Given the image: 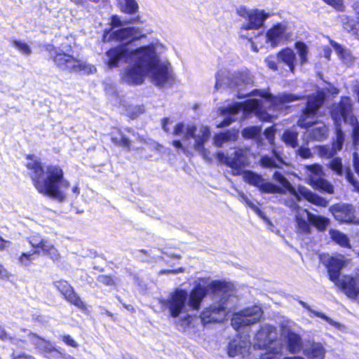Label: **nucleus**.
<instances>
[{"label": "nucleus", "instance_id": "4468645a", "mask_svg": "<svg viewBox=\"0 0 359 359\" xmlns=\"http://www.w3.org/2000/svg\"><path fill=\"white\" fill-rule=\"evenodd\" d=\"M29 243L36 250L41 251L43 255L48 256L54 262L59 261L61 258L58 250L49 241L39 236H32L29 239Z\"/></svg>", "mask_w": 359, "mask_h": 359}, {"label": "nucleus", "instance_id": "7ed1b4c3", "mask_svg": "<svg viewBox=\"0 0 359 359\" xmlns=\"http://www.w3.org/2000/svg\"><path fill=\"white\" fill-rule=\"evenodd\" d=\"M233 290V285L231 283L201 278L189 294L185 290L177 288L160 303L168 310L170 317L176 318L187 312V306L198 310L207 292L211 291L215 295L222 297V299H226Z\"/></svg>", "mask_w": 359, "mask_h": 359}, {"label": "nucleus", "instance_id": "0e129e2a", "mask_svg": "<svg viewBox=\"0 0 359 359\" xmlns=\"http://www.w3.org/2000/svg\"><path fill=\"white\" fill-rule=\"evenodd\" d=\"M10 277V273L8 271L0 264V278H8Z\"/></svg>", "mask_w": 359, "mask_h": 359}, {"label": "nucleus", "instance_id": "f8f14e48", "mask_svg": "<svg viewBox=\"0 0 359 359\" xmlns=\"http://www.w3.org/2000/svg\"><path fill=\"white\" fill-rule=\"evenodd\" d=\"M238 15L241 17L245 24L254 29H258L264 25L268 18V14L259 9H248L245 7H240L237 10Z\"/></svg>", "mask_w": 359, "mask_h": 359}, {"label": "nucleus", "instance_id": "37998d69", "mask_svg": "<svg viewBox=\"0 0 359 359\" xmlns=\"http://www.w3.org/2000/svg\"><path fill=\"white\" fill-rule=\"evenodd\" d=\"M331 238L334 241L338 243L341 247L350 248L349 242L347 236L337 231H330Z\"/></svg>", "mask_w": 359, "mask_h": 359}, {"label": "nucleus", "instance_id": "49530a36", "mask_svg": "<svg viewBox=\"0 0 359 359\" xmlns=\"http://www.w3.org/2000/svg\"><path fill=\"white\" fill-rule=\"evenodd\" d=\"M348 123L352 126L351 137L353 142L357 144L359 141V122L356 116H352Z\"/></svg>", "mask_w": 359, "mask_h": 359}, {"label": "nucleus", "instance_id": "aec40b11", "mask_svg": "<svg viewBox=\"0 0 359 359\" xmlns=\"http://www.w3.org/2000/svg\"><path fill=\"white\" fill-rule=\"evenodd\" d=\"M142 31L140 28L128 27L121 28L112 32L109 39H116L118 41L128 40L129 42L139 40L144 37Z\"/></svg>", "mask_w": 359, "mask_h": 359}, {"label": "nucleus", "instance_id": "a18cd8bd", "mask_svg": "<svg viewBox=\"0 0 359 359\" xmlns=\"http://www.w3.org/2000/svg\"><path fill=\"white\" fill-rule=\"evenodd\" d=\"M318 155L321 158H331L336 154L333 149L328 145H320L316 147Z\"/></svg>", "mask_w": 359, "mask_h": 359}, {"label": "nucleus", "instance_id": "2eb2a0df", "mask_svg": "<svg viewBox=\"0 0 359 359\" xmlns=\"http://www.w3.org/2000/svg\"><path fill=\"white\" fill-rule=\"evenodd\" d=\"M53 285L67 301L80 309H85L84 303L67 280H57L53 283Z\"/></svg>", "mask_w": 359, "mask_h": 359}, {"label": "nucleus", "instance_id": "bb28decb", "mask_svg": "<svg viewBox=\"0 0 359 359\" xmlns=\"http://www.w3.org/2000/svg\"><path fill=\"white\" fill-rule=\"evenodd\" d=\"M299 192L304 199L313 205L323 208L327 207L328 205V201L327 199L318 196L305 187L299 188Z\"/></svg>", "mask_w": 359, "mask_h": 359}, {"label": "nucleus", "instance_id": "864d4df0", "mask_svg": "<svg viewBox=\"0 0 359 359\" xmlns=\"http://www.w3.org/2000/svg\"><path fill=\"white\" fill-rule=\"evenodd\" d=\"M191 126H188L186 128H184V123H177L175 128H174V130H173V135H181L183 133H186V130H187V128L188 127H191ZM185 136V135H184V137ZM184 140H187L184 137Z\"/></svg>", "mask_w": 359, "mask_h": 359}, {"label": "nucleus", "instance_id": "e2e57ef3", "mask_svg": "<svg viewBox=\"0 0 359 359\" xmlns=\"http://www.w3.org/2000/svg\"><path fill=\"white\" fill-rule=\"evenodd\" d=\"M172 145L177 149H180L183 153L185 154L187 152V149L182 145L180 140L172 141Z\"/></svg>", "mask_w": 359, "mask_h": 359}, {"label": "nucleus", "instance_id": "a19ab883", "mask_svg": "<svg viewBox=\"0 0 359 359\" xmlns=\"http://www.w3.org/2000/svg\"><path fill=\"white\" fill-rule=\"evenodd\" d=\"M238 197L241 201L245 203L248 207L253 210L258 216L262 217L266 222H269L268 219L264 216L262 211L253 202H252L243 192H238Z\"/></svg>", "mask_w": 359, "mask_h": 359}, {"label": "nucleus", "instance_id": "ea45409f", "mask_svg": "<svg viewBox=\"0 0 359 359\" xmlns=\"http://www.w3.org/2000/svg\"><path fill=\"white\" fill-rule=\"evenodd\" d=\"M336 127V137L332 141V148L337 154V152L341 149L344 142V134L341 130V126Z\"/></svg>", "mask_w": 359, "mask_h": 359}, {"label": "nucleus", "instance_id": "052dcab7", "mask_svg": "<svg viewBox=\"0 0 359 359\" xmlns=\"http://www.w3.org/2000/svg\"><path fill=\"white\" fill-rule=\"evenodd\" d=\"M13 359H35V358L25 353H14Z\"/></svg>", "mask_w": 359, "mask_h": 359}, {"label": "nucleus", "instance_id": "3c124183", "mask_svg": "<svg viewBox=\"0 0 359 359\" xmlns=\"http://www.w3.org/2000/svg\"><path fill=\"white\" fill-rule=\"evenodd\" d=\"M296 152L303 159H309L313 157V154L308 147L301 146Z\"/></svg>", "mask_w": 359, "mask_h": 359}, {"label": "nucleus", "instance_id": "6ab92c4d", "mask_svg": "<svg viewBox=\"0 0 359 359\" xmlns=\"http://www.w3.org/2000/svg\"><path fill=\"white\" fill-rule=\"evenodd\" d=\"M297 224H329L330 220L325 217L315 215L308 210L299 208L295 216Z\"/></svg>", "mask_w": 359, "mask_h": 359}, {"label": "nucleus", "instance_id": "c756f323", "mask_svg": "<svg viewBox=\"0 0 359 359\" xmlns=\"http://www.w3.org/2000/svg\"><path fill=\"white\" fill-rule=\"evenodd\" d=\"M269 328L265 327L262 328L255 336V346L258 348H263L269 353L268 345L269 344Z\"/></svg>", "mask_w": 359, "mask_h": 359}, {"label": "nucleus", "instance_id": "de8ad7c7", "mask_svg": "<svg viewBox=\"0 0 359 359\" xmlns=\"http://www.w3.org/2000/svg\"><path fill=\"white\" fill-rule=\"evenodd\" d=\"M261 133V128L258 126H250L245 128L242 131V135L245 138H253Z\"/></svg>", "mask_w": 359, "mask_h": 359}, {"label": "nucleus", "instance_id": "09e8293b", "mask_svg": "<svg viewBox=\"0 0 359 359\" xmlns=\"http://www.w3.org/2000/svg\"><path fill=\"white\" fill-rule=\"evenodd\" d=\"M13 46L25 55H29L32 53L30 47L26 43L21 41L14 40Z\"/></svg>", "mask_w": 359, "mask_h": 359}, {"label": "nucleus", "instance_id": "c85d7f7f", "mask_svg": "<svg viewBox=\"0 0 359 359\" xmlns=\"http://www.w3.org/2000/svg\"><path fill=\"white\" fill-rule=\"evenodd\" d=\"M238 137L236 129L228 130L224 133H217L214 136L213 143L217 147H221L224 143L235 142Z\"/></svg>", "mask_w": 359, "mask_h": 359}, {"label": "nucleus", "instance_id": "a878e982", "mask_svg": "<svg viewBox=\"0 0 359 359\" xmlns=\"http://www.w3.org/2000/svg\"><path fill=\"white\" fill-rule=\"evenodd\" d=\"M248 346V341L235 339L229 342L227 347V354L231 358L243 355L247 352Z\"/></svg>", "mask_w": 359, "mask_h": 359}, {"label": "nucleus", "instance_id": "20e7f679", "mask_svg": "<svg viewBox=\"0 0 359 359\" xmlns=\"http://www.w3.org/2000/svg\"><path fill=\"white\" fill-rule=\"evenodd\" d=\"M27 160L28 174L39 193L60 202L65 201V190L69 189V182L64 178L62 169L54 165L44 169L41 162L33 155H27Z\"/></svg>", "mask_w": 359, "mask_h": 359}, {"label": "nucleus", "instance_id": "338daca9", "mask_svg": "<svg viewBox=\"0 0 359 359\" xmlns=\"http://www.w3.org/2000/svg\"><path fill=\"white\" fill-rule=\"evenodd\" d=\"M353 168H354L355 172L359 176V159L354 160Z\"/></svg>", "mask_w": 359, "mask_h": 359}, {"label": "nucleus", "instance_id": "603ef678", "mask_svg": "<svg viewBox=\"0 0 359 359\" xmlns=\"http://www.w3.org/2000/svg\"><path fill=\"white\" fill-rule=\"evenodd\" d=\"M324 2L339 11H342L344 7L343 0H324Z\"/></svg>", "mask_w": 359, "mask_h": 359}, {"label": "nucleus", "instance_id": "0eeeda50", "mask_svg": "<svg viewBox=\"0 0 359 359\" xmlns=\"http://www.w3.org/2000/svg\"><path fill=\"white\" fill-rule=\"evenodd\" d=\"M45 48L48 53L50 59L60 71L69 73L83 72L86 74H92L96 71L94 65L72 55V50L69 45L62 44L60 47H55L53 44H47Z\"/></svg>", "mask_w": 359, "mask_h": 359}, {"label": "nucleus", "instance_id": "412c9836", "mask_svg": "<svg viewBox=\"0 0 359 359\" xmlns=\"http://www.w3.org/2000/svg\"><path fill=\"white\" fill-rule=\"evenodd\" d=\"M286 30V26L281 23H277L271 27V46L274 48L291 40V34Z\"/></svg>", "mask_w": 359, "mask_h": 359}, {"label": "nucleus", "instance_id": "f03ea898", "mask_svg": "<svg viewBox=\"0 0 359 359\" xmlns=\"http://www.w3.org/2000/svg\"><path fill=\"white\" fill-rule=\"evenodd\" d=\"M252 81L248 71L237 72L231 74L229 72L221 70L217 73L215 86L217 90L223 87L236 88L238 97H251L243 102H236L229 107L219 108L224 119L217 125L218 128H224L235 121L247 118L250 113H254L263 121H269V114L264 106L269 101V89L264 91L257 89L250 92L246 91L243 88L250 85Z\"/></svg>", "mask_w": 359, "mask_h": 359}, {"label": "nucleus", "instance_id": "f3484780", "mask_svg": "<svg viewBox=\"0 0 359 359\" xmlns=\"http://www.w3.org/2000/svg\"><path fill=\"white\" fill-rule=\"evenodd\" d=\"M328 167L337 175H345L346 180L353 187L355 191L359 193V182L354 178L353 173L349 166L344 168L341 158L332 157L329 162Z\"/></svg>", "mask_w": 359, "mask_h": 359}, {"label": "nucleus", "instance_id": "4c0bfd02", "mask_svg": "<svg viewBox=\"0 0 359 359\" xmlns=\"http://www.w3.org/2000/svg\"><path fill=\"white\" fill-rule=\"evenodd\" d=\"M299 303L300 305L302 306V307L306 309L311 314H313V315H315L317 317H319V318H321L324 319L329 324H330V325H333V326H334V327H337L339 329L340 328L341 325H340L339 323H338L337 322H334L333 320H332L330 318L327 317V316H325L323 313H320V312H318V311H316L311 309V308L306 302H303L302 300H299Z\"/></svg>", "mask_w": 359, "mask_h": 359}, {"label": "nucleus", "instance_id": "4be33fe9", "mask_svg": "<svg viewBox=\"0 0 359 359\" xmlns=\"http://www.w3.org/2000/svg\"><path fill=\"white\" fill-rule=\"evenodd\" d=\"M249 160L248 152L243 149H236L229 159V167L233 170V175H238L241 174V169L248 166Z\"/></svg>", "mask_w": 359, "mask_h": 359}, {"label": "nucleus", "instance_id": "774afa93", "mask_svg": "<svg viewBox=\"0 0 359 359\" xmlns=\"http://www.w3.org/2000/svg\"><path fill=\"white\" fill-rule=\"evenodd\" d=\"M141 22V17L140 15H137L135 17L131 18L128 22L130 23H136Z\"/></svg>", "mask_w": 359, "mask_h": 359}, {"label": "nucleus", "instance_id": "dca6fc26", "mask_svg": "<svg viewBox=\"0 0 359 359\" xmlns=\"http://www.w3.org/2000/svg\"><path fill=\"white\" fill-rule=\"evenodd\" d=\"M281 337L284 339L286 345V349L292 354L299 353L304 348V344L301 337L292 332L287 326L282 325Z\"/></svg>", "mask_w": 359, "mask_h": 359}, {"label": "nucleus", "instance_id": "1a4fd4ad", "mask_svg": "<svg viewBox=\"0 0 359 359\" xmlns=\"http://www.w3.org/2000/svg\"><path fill=\"white\" fill-rule=\"evenodd\" d=\"M210 135V130L208 127L202 126L200 128L198 132L196 133V128L195 126H191L187 128L184 136L186 140H194V149L208 163L212 162V158L210 151L204 147V144L209 140Z\"/></svg>", "mask_w": 359, "mask_h": 359}, {"label": "nucleus", "instance_id": "6e6552de", "mask_svg": "<svg viewBox=\"0 0 359 359\" xmlns=\"http://www.w3.org/2000/svg\"><path fill=\"white\" fill-rule=\"evenodd\" d=\"M27 341L34 346L39 353L50 359H74L72 355L65 353L62 349L56 347L50 341L41 338L35 334L29 333Z\"/></svg>", "mask_w": 359, "mask_h": 359}, {"label": "nucleus", "instance_id": "f704fd0d", "mask_svg": "<svg viewBox=\"0 0 359 359\" xmlns=\"http://www.w3.org/2000/svg\"><path fill=\"white\" fill-rule=\"evenodd\" d=\"M39 254V250H33L28 252H22L18 257V262L20 266L28 267L34 260V255Z\"/></svg>", "mask_w": 359, "mask_h": 359}, {"label": "nucleus", "instance_id": "2f4dec72", "mask_svg": "<svg viewBox=\"0 0 359 359\" xmlns=\"http://www.w3.org/2000/svg\"><path fill=\"white\" fill-rule=\"evenodd\" d=\"M311 184L314 189L320 191V192L328 194H332L334 193L333 185L323 177L316 178Z\"/></svg>", "mask_w": 359, "mask_h": 359}, {"label": "nucleus", "instance_id": "4d7b16f0", "mask_svg": "<svg viewBox=\"0 0 359 359\" xmlns=\"http://www.w3.org/2000/svg\"><path fill=\"white\" fill-rule=\"evenodd\" d=\"M350 31L353 35L359 36V12L358 13L356 20L351 25Z\"/></svg>", "mask_w": 359, "mask_h": 359}, {"label": "nucleus", "instance_id": "5701e85b", "mask_svg": "<svg viewBox=\"0 0 359 359\" xmlns=\"http://www.w3.org/2000/svg\"><path fill=\"white\" fill-rule=\"evenodd\" d=\"M243 180L250 185L259 188L264 193H269V182H266L262 175L250 170H245L243 172Z\"/></svg>", "mask_w": 359, "mask_h": 359}, {"label": "nucleus", "instance_id": "8fccbe9b", "mask_svg": "<svg viewBox=\"0 0 359 359\" xmlns=\"http://www.w3.org/2000/svg\"><path fill=\"white\" fill-rule=\"evenodd\" d=\"M283 165H286V163L282 158L278 156L275 151H273V155L271 156V168H282Z\"/></svg>", "mask_w": 359, "mask_h": 359}, {"label": "nucleus", "instance_id": "cd10ccee", "mask_svg": "<svg viewBox=\"0 0 359 359\" xmlns=\"http://www.w3.org/2000/svg\"><path fill=\"white\" fill-rule=\"evenodd\" d=\"M272 177L275 182L277 183L280 187H278L276 184L271 183V194L280 193L283 191V189L290 190L292 189V185L284 176L283 173L279 171H276L273 172Z\"/></svg>", "mask_w": 359, "mask_h": 359}, {"label": "nucleus", "instance_id": "e433bc0d", "mask_svg": "<svg viewBox=\"0 0 359 359\" xmlns=\"http://www.w3.org/2000/svg\"><path fill=\"white\" fill-rule=\"evenodd\" d=\"M283 140L287 146L296 148L298 146V133L294 131L286 130L283 134Z\"/></svg>", "mask_w": 359, "mask_h": 359}, {"label": "nucleus", "instance_id": "c03bdc74", "mask_svg": "<svg viewBox=\"0 0 359 359\" xmlns=\"http://www.w3.org/2000/svg\"><path fill=\"white\" fill-rule=\"evenodd\" d=\"M111 141L116 145L127 147L130 150V140L126 137L121 130H118V136H112Z\"/></svg>", "mask_w": 359, "mask_h": 359}, {"label": "nucleus", "instance_id": "79ce46f5", "mask_svg": "<svg viewBox=\"0 0 359 359\" xmlns=\"http://www.w3.org/2000/svg\"><path fill=\"white\" fill-rule=\"evenodd\" d=\"M310 137L314 140L321 141L327 136V129L325 126L316 127L311 130Z\"/></svg>", "mask_w": 359, "mask_h": 359}, {"label": "nucleus", "instance_id": "bf43d9fd", "mask_svg": "<svg viewBox=\"0 0 359 359\" xmlns=\"http://www.w3.org/2000/svg\"><path fill=\"white\" fill-rule=\"evenodd\" d=\"M184 271V269L182 267H180V268L173 269V270H170V269L161 270L158 272V273L161 275H163V274H174V275H175V274H177L180 273H183Z\"/></svg>", "mask_w": 359, "mask_h": 359}, {"label": "nucleus", "instance_id": "a211bd4d", "mask_svg": "<svg viewBox=\"0 0 359 359\" xmlns=\"http://www.w3.org/2000/svg\"><path fill=\"white\" fill-rule=\"evenodd\" d=\"M226 316V307L224 303L218 306L212 305L205 309L201 314L202 323L205 325L210 323L222 321Z\"/></svg>", "mask_w": 359, "mask_h": 359}, {"label": "nucleus", "instance_id": "473e14b6", "mask_svg": "<svg viewBox=\"0 0 359 359\" xmlns=\"http://www.w3.org/2000/svg\"><path fill=\"white\" fill-rule=\"evenodd\" d=\"M254 30V29L251 28L249 26H245V24L242 22L238 34L241 38L247 39L249 41H250L252 50L254 52H257L258 48L257 46H255V43L252 41V39L255 36V33Z\"/></svg>", "mask_w": 359, "mask_h": 359}, {"label": "nucleus", "instance_id": "423d86ee", "mask_svg": "<svg viewBox=\"0 0 359 359\" xmlns=\"http://www.w3.org/2000/svg\"><path fill=\"white\" fill-rule=\"evenodd\" d=\"M320 260L326 266L332 282L341 287L348 297L359 298V273L354 277L350 276L340 277L341 270L350 262L349 259L341 255L330 256L329 254H323L320 255Z\"/></svg>", "mask_w": 359, "mask_h": 359}, {"label": "nucleus", "instance_id": "f257e3e1", "mask_svg": "<svg viewBox=\"0 0 359 359\" xmlns=\"http://www.w3.org/2000/svg\"><path fill=\"white\" fill-rule=\"evenodd\" d=\"M120 60L130 64L123 76L128 83L141 84L148 75L155 86L163 87L172 79L170 64L160 60L154 44L131 50L126 44L119 45L104 54V62L109 69L117 67Z\"/></svg>", "mask_w": 359, "mask_h": 359}, {"label": "nucleus", "instance_id": "ddd939ff", "mask_svg": "<svg viewBox=\"0 0 359 359\" xmlns=\"http://www.w3.org/2000/svg\"><path fill=\"white\" fill-rule=\"evenodd\" d=\"M330 210L334 219L341 223L359 224V220L355 217V210L351 204L336 203L330 207Z\"/></svg>", "mask_w": 359, "mask_h": 359}, {"label": "nucleus", "instance_id": "680f3d73", "mask_svg": "<svg viewBox=\"0 0 359 359\" xmlns=\"http://www.w3.org/2000/svg\"><path fill=\"white\" fill-rule=\"evenodd\" d=\"M170 123V118H164L162 119V128L166 133H170V128L168 127V125Z\"/></svg>", "mask_w": 359, "mask_h": 359}, {"label": "nucleus", "instance_id": "9b49d317", "mask_svg": "<svg viewBox=\"0 0 359 359\" xmlns=\"http://www.w3.org/2000/svg\"><path fill=\"white\" fill-rule=\"evenodd\" d=\"M330 114L335 126H341V121L348 123L353 114V105L348 96L341 97L339 102L332 106Z\"/></svg>", "mask_w": 359, "mask_h": 359}, {"label": "nucleus", "instance_id": "58836bf2", "mask_svg": "<svg viewBox=\"0 0 359 359\" xmlns=\"http://www.w3.org/2000/svg\"><path fill=\"white\" fill-rule=\"evenodd\" d=\"M294 47L297 50V53L299 56L300 64L302 65L308 62L309 49L306 43L302 41H297L294 43Z\"/></svg>", "mask_w": 359, "mask_h": 359}, {"label": "nucleus", "instance_id": "c9c22d12", "mask_svg": "<svg viewBox=\"0 0 359 359\" xmlns=\"http://www.w3.org/2000/svg\"><path fill=\"white\" fill-rule=\"evenodd\" d=\"M175 324L183 331H187L192 325L193 317L188 313H182L176 318Z\"/></svg>", "mask_w": 359, "mask_h": 359}, {"label": "nucleus", "instance_id": "72a5a7b5", "mask_svg": "<svg viewBox=\"0 0 359 359\" xmlns=\"http://www.w3.org/2000/svg\"><path fill=\"white\" fill-rule=\"evenodd\" d=\"M306 169L309 172L308 177L310 181V184L314 182L316 178H320L324 175L323 168L319 164L315 163L308 165L306 166Z\"/></svg>", "mask_w": 359, "mask_h": 359}, {"label": "nucleus", "instance_id": "b1692460", "mask_svg": "<svg viewBox=\"0 0 359 359\" xmlns=\"http://www.w3.org/2000/svg\"><path fill=\"white\" fill-rule=\"evenodd\" d=\"M303 353L310 359H323L325 350L320 343L309 341L304 343Z\"/></svg>", "mask_w": 359, "mask_h": 359}, {"label": "nucleus", "instance_id": "7c9ffc66", "mask_svg": "<svg viewBox=\"0 0 359 359\" xmlns=\"http://www.w3.org/2000/svg\"><path fill=\"white\" fill-rule=\"evenodd\" d=\"M121 12L128 15H135L138 13L139 5L136 0H118Z\"/></svg>", "mask_w": 359, "mask_h": 359}, {"label": "nucleus", "instance_id": "393cba45", "mask_svg": "<svg viewBox=\"0 0 359 359\" xmlns=\"http://www.w3.org/2000/svg\"><path fill=\"white\" fill-rule=\"evenodd\" d=\"M277 59L279 62L287 65L290 72L294 73L296 62V55L290 48H284L277 54Z\"/></svg>", "mask_w": 359, "mask_h": 359}, {"label": "nucleus", "instance_id": "39448f33", "mask_svg": "<svg viewBox=\"0 0 359 359\" xmlns=\"http://www.w3.org/2000/svg\"><path fill=\"white\" fill-rule=\"evenodd\" d=\"M304 98H306V102L302 109L297 124L301 128L309 129L318 123L320 109L324 104L326 98L323 90H317L315 93L306 96L292 93L273 95L271 93V107L282 108L285 104Z\"/></svg>", "mask_w": 359, "mask_h": 359}, {"label": "nucleus", "instance_id": "6e6d98bb", "mask_svg": "<svg viewBox=\"0 0 359 359\" xmlns=\"http://www.w3.org/2000/svg\"><path fill=\"white\" fill-rule=\"evenodd\" d=\"M215 157L220 163H224L229 166V159H230V156H226L223 152L219 151L215 154Z\"/></svg>", "mask_w": 359, "mask_h": 359}, {"label": "nucleus", "instance_id": "13d9d810", "mask_svg": "<svg viewBox=\"0 0 359 359\" xmlns=\"http://www.w3.org/2000/svg\"><path fill=\"white\" fill-rule=\"evenodd\" d=\"M98 280L100 283H102L106 285H113L114 283V281L111 277L108 276H104V275L100 276L98 277Z\"/></svg>", "mask_w": 359, "mask_h": 359}, {"label": "nucleus", "instance_id": "69168bd1", "mask_svg": "<svg viewBox=\"0 0 359 359\" xmlns=\"http://www.w3.org/2000/svg\"><path fill=\"white\" fill-rule=\"evenodd\" d=\"M8 243L9 242L8 241L3 239L0 236V250H4L5 248H6Z\"/></svg>", "mask_w": 359, "mask_h": 359}, {"label": "nucleus", "instance_id": "5fc2aeb1", "mask_svg": "<svg viewBox=\"0 0 359 359\" xmlns=\"http://www.w3.org/2000/svg\"><path fill=\"white\" fill-rule=\"evenodd\" d=\"M62 340L67 346H69L73 348L78 347L77 342L70 335H63L62 337Z\"/></svg>", "mask_w": 359, "mask_h": 359}, {"label": "nucleus", "instance_id": "9d476101", "mask_svg": "<svg viewBox=\"0 0 359 359\" xmlns=\"http://www.w3.org/2000/svg\"><path fill=\"white\" fill-rule=\"evenodd\" d=\"M263 311L258 306L246 308L233 314L231 318V325L237 331H241L245 327L257 323L262 318Z\"/></svg>", "mask_w": 359, "mask_h": 359}]
</instances>
